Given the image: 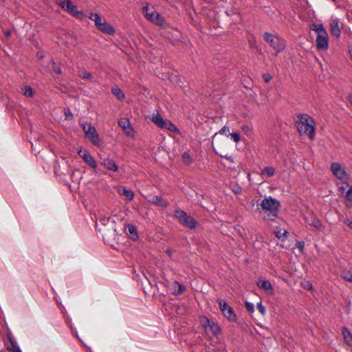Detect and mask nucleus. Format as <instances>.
Listing matches in <instances>:
<instances>
[{"label": "nucleus", "instance_id": "603ef678", "mask_svg": "<svg viewBox=\"0 0 352 352\" xmlns=\"http://www.w3.org/2000/svg\"><path fill=\"white\" fill-rule=\"evenodd\" d=\"M217 135V133H216V134L213 136V138H212V139H213V140L215 138V137H216V135Z\"/></svg>", "mask_w": 352, "mask_h": 352}, {"label": "nucleus", "instance_id": "a878e982", "mask_svg": "<svg viewBox=\"0 0 352 352\" xmlns=\"http://www.w3.org/2000/svg\"><path fill=\"white\" fill-rule=\"evenodd\" d=\"M342 278L349 282H352V272L346 269L343 270L341 272Z\"/></svg>", "mask_w": 352, "mask_h": 352}, {"label": "nucleus", "instance_id": "49530a36", "mask_svg": "<svg viewBox=\"0 0 352 352\" xmlns=\"http://www.w3.org/2000/svg\"><path fill=\"white\" fill-rule=\"evenodd\" d=\"M241 129L245 133H248L251 131L250 128L248 125H243Z\"/></svg>", "mask_w": 352, "mask_h": 352}, {"label": "nucleus", "instance_id": "79ce46f5", "mask_svg": "<svg viewBox=\"0 0 352 352\" xmlns=\"http://www.w3.org/2000/svg\"><path fill=\"white\" fill-rule=\"evenodd\" d=\"M263 79L265 82L267 83L271 80L272 76L268 73H265V74H263Z\"/></svg>", "mask_w": 352, "mask_h": 352}, {"label": "nucleus", "instance_id": "39448f33", "mask_svg": "<svg viewBox=\"0 0 352 352\" xmlns=\"http://www.w3.org/2000/svg\"><path fill=\"white\" fill-rule=\"evenodd\" d=\"M89 18L94 22L96 28L100 32L107 34H113L115 32L113 27L105 21H102L98 14L91 12Z\"/></svg>", "mask_w": 352, "mask_h": 352}, {"label": "nucleus", "instance_id": "f03ea898", "mask_svg": "<svg viewBox=\"0 0 352 352\" xmlns=\"http://www.w3.org/2000/svg\"><path fill=\"white\" fill-rule=\"evenodd\" d=\"M259 206L261 207V212L263 219L268 221H274L277 217L280 203L272 197H268L261 201Z\"/></svg>", "mask_w": 352, "mask_h": 352}, {"label": "nucleus", "instance_id": "ea45409f", "mask_svg": "<svg viewBox=\"0 0 352 352\" xmlns=\"http://www.w3.org/2000/svg\"><path fill=\"white\" fill-rule=\"evenodd\" d=\"M109 220H110V217H102L100 218V222L101 224L105 226L107 225L109 222Z\"/></svg>", "mask_w": 352, "mask_h": 352}, {"label": "nucleus", "instance_id": "1a4fd4ad", "mask_svg": "<svg viewBox=\"0 0 352 352\" xmlns=\"http://www.w3.org/2000/svg\"><path fill=\"white\" fill-rule=\"evenodd\" d=\"M83 131L85 133V136L94 144H98L100 142V138L96 133L95 127L92 126L91 124H84L82 125Z\"/></svg>", "mask_w": 352, "mask_h": 352}, {"label": "nucleus", "instance_id": "412c9836", "mask_svg": "<svg viewBox=\"0 0 352 352\" xmlns=\"http://www.w3.org/2000/svg\"><path fill=\"white\" fill-rule=\"evenodd\" d=\"M151 120L159 127L163 129V125L166 120H164L162 117L157 113L156 115H153L151 118Z\"/></svg>", "mask_w": 352, "mask_h": 352}, {"label": "nucleus", "instance_id": "37998d69", "mask_svg": "<svg viewBox=\"0 0 352 352\" xmlns=\"http://www.w3.org/2000/svg\"><path fill=\"white\" fill-rule=\"evenodd\" d=\"M65 118L67 120H72L73 118V114L69 110H67L65 112Z\"/></svg>", "mask_w": 352, "mask_h": 352}, {"label": "nucleus", "instance_id": "7ed1b4c3", "mask_svg": "<svg viewBox=\"0 0 352 352\" xmlns=\"http://www.w3.org/2000/svg\"><path fill=\"white\" fill-rule=\"evenodd\" d=\"M310 29L316 32V47L320 50H327L329 48V36L321 23H312L310 25Z\"/></svg>", "mask_w": 352, "mask_h": 352}, {"label": "nucleus", "instance_id": "7c9ffc66", "mask_svg": "<svg viewBox=\"0 0 352 352\" xmlns=\"http://www.w3.org/2000/svg\"><path fill=\"white\" fill-rule=\"evenodd\" d=\"M23 94L27 97H31L33 95L32 89L30 86H25L23 89Z\"/></svg>", "mask_w": 352, "mask_h": 352}, {"label": "nucleus", "instance_id": "c85d7f7f", "mask_svg": "<svg viewBox=\"0 0 352 352\" xmlns=\"http://www.w3.org/2000/svg\"><path fill=\"white\" fill-rule=\"evenodd\" d=\"M346 187H348V190L346 192L344 195L346 201H352V186L349 185V183L346 182Z\"/></svg>", "mask_w": 352, "mask_h": 352}, {"label": "nucleus", "instance_id": "6e6d98bb", "mask_svg": "<svg viewBox=\"0 0 352 352\" xmlns=\"http://www.w3.org/2000/svg\"><path fill=\"white\" fill-rule=\"evenodd\" d=\"M5 0H0V2H4Z\"/></svg>", "mask_w": 352, "mask_h": 352}, {"label": "nucleus", "instance_id": "473e14b6", "mask_svg": "<svg viewBox=\"0 0 352 352\" xmlns=\"http://www.w3.org/2000/svg\"><path fill=\"white\" fill-rule=\"evenodd\" d=\"M128 230H129V232L133 235L132 238L133 239H135L138 236V234H137L136 230H135V228L134 226H133L132 225H129Z\"/></svg>", "mask_w": 352, "mask_h": 352}, {"label": "nucleus", "instance_id": "e433bc0d", "mask_svg": "<svg viewBox=\"0 0 352 352\" xmlns=\"http://www.w3.org/2000/svg\"><path fill=\"white\" fill-rule=\"evenodd\" d=\"M219 134H224L226 135H230V129L229 127L225 126H223V128H221V129L219 131Z\"/></svg>", "mask_w": 352, "mask_h": 352}, {"label": "nucleus", "instance_id": "c756f323", "mask_svg": "<svg viewBox=\"0 0 352 352\" xmlns=\"http://www.w3.org/2000/svg\"><path fill=\"white\" fill-rule=\"evenodd\" d=\"M201 324L206 329L211 322L206 316H201L199 318Z\"/></svg>", "mask_w": 352, "mask_h": 352}, {"label": "nucleus", "instance_id": "3c124183", "mask_svg": "<svg viewBox=\"0 0 352 352\" xmlns=\"http://www.w3.org/2000/svg\"><path fill=\"white\" fill-rule=\"evenodd\" d=\"M6 36H8L10 35V33H9V32H7V33L6 34Z\"/></svg>", "mask_w": 352, "mask_h": 352}, {"label": "nucleus", "instance_id": "a211bd4d", "mask_svg": "<svg viewBox=\"0 0 352 352\" xmlns=\"http://www.w3.org/2000/svg\"><path fill=\"white\" fill-rule=\"evenodd\" d=\"M119 126L124 131L125 133L129 136L133 135V131L129 126V121L126 118H122L118 122Z\"/></svg>", "mask_w": 352, "mask_h": 352}, {"label": "nucleus", "instance_id": "5fc2aeb1", "mask_svg": "<svg viewBox=\"0 0 352 352\" xmlns=\"http://www.w3.org/2000/svg\"><path fill=\"white\" fill-rule=\"evenodd\" d=\"M307 288L311 289V287L307 286Z\"/></svg>", "mask_w": 352, "mask_h": 352}, {"label": "nucleus", "instance_id": "c03bdc74", "mask_svg": "<svg viewBox=\"0 0 352 352\" xmlns=\"http://www.w3.org/2000/svg\"><path fill=\"white\" fill-rule=\"evenodd\" d=\"M52 63H53V65H55L54 61H52ZM53 69H54V71L56 73H57V74H62V70H61V69H60V67L53 66Z\"/></svg>", "mask_w": 352, "mask_h": 352}, {"label": "nucleus", "instance_id": "4c0bfd02", "mask_svg": "<svg viewBox=\"0 0 352 352\" xmlns=\"http://www.w3.org/2000/svg\"><path fill=\"white\" fill-rule=\"evenodd\" d=\"M256 308H257L258 311L262 315H265V307L263 305V304L261 302L257 303Z\"/></svg>", "mask_w": 352, "mask_h": 352}, {"label": "nucleus", "instance_id": "f8f14e48", "mask_svg": "<svg viewBox=\"0 0 352 352\" xmlns=\"http://www.w3.org/2000/svg\"><path fill=\"white\" fill-rule=\"evenodd\" d=\"M78 154L84 161L93 168H97V163L93 157L85 150L80 149Z\"/></svg>", "mask_w": 352, "mask_h": 352}, {"label": "nucleus", "instance_id": "f257e3e1", "mask_svg": "<svg viewBox=\"0 0 352 352\" xmlns=\"http://www.w3.org/2000/svg\"><path fill=\"white\" fill-rule=\"evenodd\" d=\"M315 121L307 114H299L295 122L296 127L300 135L313 140L315 137Z\"/></svg>", "mask_w": 352, "mask_h": 352}, {"label": "nucleus", "instance_id": "bb28decb", "mask_svg": "<svg viewBox=\"0 0 352 352\" xmlns=\"http://www.w3.org/2000/svg\"><path fill=\"white\" fill-rule=\"evenodd\" d=\"M111 92L118 98L119 100H123L124 98V94L123 91L118 87H113Z\"/></svg>", "mask_w": 352, "mask_h": 352}, {"label": "nucleus", "instance_id": "20e7f679", "mask_svg": "<svg viewBox=\"0 0 352 352\" xmlns=\"http://www.w3.org/2000/svg\"><path fill=\"white\" fill-rule=\"evenodd\" d=\"M263 38L270 47L275 50L276 55L285 50L286 46L285 41L280 36L269 32H265Z\"/></svg>", "mask_w": 352, "mask_h": 352}, {"label": "nucleus", "instance_id": "423d86ee", "mask_svg": "<svg viewBox=\"0 0 352 352\" xmlns=\"http://www.w3.org/2000/svg\"><path fill=\"white\" fill-rule=\"evenodd\" d=\"M174 216L184 226L190 229L197 227V221L191 217L188 216L186 212L181 209H176L174 211Z\"/></svg>", "mask_w": 352, "mask_h": 352}, {"label": "nucleus", "instance_id": "8fccbe9b", "mask_svg": "<svg viewBox=\"0 0 352 352\" xmlns=\"http://www.w3.org/2000/svg\"><path fill=\"white\" fill-rule=\"evenodd\" d=\"M346 206L347 208H351L352 207V201H347L346 203Z\"/></svg>", "mask_w": 352, "mask_h": 352}, {"label": "nucleus", "instance_id": "f3484780", "mask_svg": "<svg viewBox=\"0 0 352 352\" xmlns=\"http://www.w3.org/2000/svg\"><path fill=\"white\" fill-rule=\"evenodd\" d=\"M101 164L104 166L107 169L116 172L118 170V166L116 162L109 157H106L102 160Z\"/></svg>", "mask_w": 352, "mask_h": 352}, {"label": "nucleus", "instance_id": "0eeeda50", "mask_svg": "<svg viewBox=\"0 0 352 352\" xmlns=\"http://www.w3.org/2000/svg\"><path fill=\"white\" fill-rule=\"evenodd\" d=\"M59 6L78 19H82L85 17L83 12L77 9V7L73 4L70 0H58Z\"/></svg>", "mask_w": 352, "mask_h": 352}, {"label": "nucleus", "instance_id": "f704fd0d", "mask_svg": "<svg viewBox=\"0 0 352 352\" xmlns=\"http://www.w3.org/2000/svg\"><path fill=\"white\" fill-rule=\"evenodd\" d=\"M230 135L231 136V138L233 140V141L236 143L241 140V136L238 133H230Z\"/></svg>", "mask_w": 352, "mask_h": 352}, {"label": "nucleus", "instance_id": "a19ab883", "mask_svg": "<svg viewBox=\"0 0 352 352\" xmlns=\"http://www.w3.org/2000/svg\"><path fill=\"white\" fill-rule=\"evenodd\" d=\"M305 246V243L303 241H297L296 243V247L298 248L301 252H303Z\"/></svg>", "mask_w": 352, "mask_h": 352}, {"label": "nucleus", "instance_id": "4be33fe9", "mask_svg": "<svg viewBox=\"0 0 352 352\" xmlns=\"http://www.w3.org/2000/svg\"><path fill=\"white\" fill-rule=\"evenodd\" d=\"M163 129H166L168 131L176 133H179L178 128L168 120H166V121L164 122Z\"/></svg>", "mask_w": 352, "mask_h": 352}, {"label": "nucleus", "instance_id": "aec40b11", "mask_svg": "<svg viewBox=\"0 0 352 352\" xmlns=\"http://www.w3.org/2000/svg\"><path fill=\"white\" fill-rule=\"evenodd\" d=\"M342 331L345 342L349 346H352V333L351 331L346 327H344Z\"/></svg>", "mask_w": 352, "mask_h": 352}, {"label": "nucleus", "instance_id": "b1692460", "mask_svg": "<svg viewBox=\"0 0 352 352\" xmlns=\"http://www.w3.org/2000/svg\"><path fill=\"white\" fill-rule=\"evenodd\" d=\"M274 233L276 236L281 240L285 239L287 236V232L285 230L281 229L280 228H276L274 230Z\"/></svg>", "mask_w": 352, "mask_h": 352}, {"label": "nucleus", "instance_id": "58836bf2", "mask_svg": "<svg viewBox=\"0 0 352 352\" xmlns=\"http://www.w3.org/2000/svg\"><path fill=\"white\" fill-rule=\"evenodd\" d=\"M175 285H177L178 286V289L177 291L175 292V294H182L183 292H184L185 290V287L180 285L179 283L177 282H175Z\"/></svg>", "mask_w": 352, "mask_h": 352}, {"label": "nucleus", "instance_id": "9b49d317", "mask_svg": "<svg viewBox=\"0 0 352 352\" xmlns=\"http://www.w3.org/2000/svg\"><path fill=\"white\" fill-rule=\"evenodd\" d=\"M218 304L221 311L226 318H227L230 321L236 320V316L234 313L233 309L226 302V301L219 299L218 300Z\"/></svg>", "mask_w": 352, "mask_h": 352}, {"label": "nucleus", "instance_id": "09e8293b", "mask_svg": "<svg viewBox=\"0 0 352 352\" xmlns=\"http://www.w3.org/2000/svg\"><path fill=\"white\" fill-rule=\"evenodd\" d=\"M166 252L169 256H171L173 254V251L170 249H166Z\"/></svg>", "mask_w": 352, "mask_h": 352}, {"label": "nucleus", "instance_id": "6e6552de", "mask_svg": "<svg viewBox=\"0 0 352 352\" xmlns=\"http://www.w3.org/2000/svg\"><path fill=\"white\" fill-rule=\"evenodd\" d=\"M143 11L144 12V16L146 19H148L149 21L153 22V23L157 25H163L164 19V18L160 14V13L151 10L148 6H146L143 8Z\"/></svg>", "mask_w": 352, "mask_h": 352}, {"label": "nucleus", "instance_id": "393cba45", "mask_svg": "<svg viewBox=\"0 0 352 352\" xmlns=\"http://www.w3.org/2000/svg\"><path fill=\"white\" fill-rule=\"evenodd\" d=\"M207 331H211L213 334L217 335L220 333V328L217 324L214 322H211L210 325L206 329Z\"/></svg>", "mask_w": 352, "mask_h": 352}, {"label": "nucleus", "instance_id": "2f4dec72", "mask_svg": "<svg viewBox=\"0 0 352 352\" xmlns=\"http://www.w3.org/2000/svg\"><path fill=\"white\" fill-rule=\"evenodd\" d=\"M182 157L183 161H184L186 164H191V163H192V157H190V155L188 153H186V152H185V153H184L182 154Z\"/></svg>", "mask_w": 352, "mask_h": 352}, {"label": "nucleus", "instance_id": "4468645a", "mask_svg": "<svg viewBox=\"0 0 352 352\" xmlns=\"http://www.w3.org/2000/svg\"><path fill=\"white\" fill-rule=\"evenodd\" d=\"M257 286L262 289L267 294H273V288L271 283L265 279H261L256 283Z\"/></svg>", "mask_w": 352, "mask_h": 352}, {"label": "nucleus", "instance_id": "ddd939ff", "mask_svg": "<svg viewBox=\"0 0 352 352\" xmlns=\"http://www.w3.org/2000/svg\"><path fill=\"white\" fill-rule=\"evenodd\" d=\"M147 201L152 204L162 208H166L169 204V202L167 200H165L157 195L148 196L147 197Z\"/></svg>", "mask_w": 352, "mask_h": 352}, {"label": "nucleus", "instance_id": "a18cd8bd", "mask_svg": "<svg viewBox=\"0 0 352 352\" xmlns=\"http://www.w3.org/2000/svg\"><path fill=\"white\" fill-rule=\"evenodd\" d=\"M344 224L352 228V219H346L344 221Z\"/></svg>", "mask_w": 352, "mask_h": 352}, {"label": "nucleus", "instance_id": "c9c22d12", "mask_svg": "<svg viewBox=\"0 0 352 352\" xmlns=\"http://www.w3.org/2000/svg\"><path fill=\"white\" fill-rule=\"evenodd\" d=\"M245 308L250 313H253L254 311V306L250 302H245Z\"/></svg>", "mask_w": 352, "mask_h": 352}, {"label": "nucleus", "instance_id": "cd10ccee", "mask_svg": "<svg viewBox=\"0 0 352 352\" xmlns=\"http://www.w3.org/2000/svg\"><path fill=\"white\" fill-rule=\"evenodd\" d=\"M78 76L83 79H87L89 80H92L93 78L92 74L86 70L80 71Z\"/></svg>", "mask_w": 352, "mask_h": 352}, {"label": "nucleus", "instance_id": "864d4df0", "mask_svg": "<svg viewBox=\"0 0 352 352\" xmlns=\"http://www.w3.org/2000/svg\"><path fill=\"white\" fill-rule=\"evenodd\" d=\"M307 288L311 289V287L307 286Z\"/></svg>", "mask_w": 352, "mask_h": 352}, {"label": "nucleus", "instance_id": "72a5a7b5", "mask_svg": "<svg viewBox=\"0 0 352 352\" xmlns=\"http://www.w3.org/2000/svg\"><path fill=\"white\" fill-rule=\"evenodd\" d=\"M18 348L19 347L17 344L14 341L10 340V345L8 346V350L14 352L16 349Z\"/></svg>", "mask_w": 352, "mask_h": 352}, {"label": "nucleus", "instance_id": "2eb2a0df", "mask_svg": "<svg viewBox=\"0 0 352 352\" xmlns=\"http://www.w3.org/2000/svg\"><path fill=\"white\" fill-rule=\"evenodd\" d=\"M305 222L311 226H313L318 230H322L323 225L322 221L314 216L309 217H305Z\"/></svg>", "mask_w": 352, "mask_h": 352}, {"label": "nucleus", "instance_id": "9d476101", "mask_svg": "<svg viewBox=\"0 0 352 352\" xmlns=\"http://www.w3.org/2000/svg\"><path fill=\"white\" fill-rule=\"evenodd\" d=\"M331 170L333 175L338 179L344 181L348 178L345 168L338 162H333L331 164Z\"/></svg>", "mask_w": 352, "mask_h": 352}, {"label": "nucleus", "instance_id": "de8ad7c7", "mask_svg": "<svg viewBox=\"0 0 352 352\" xmlns=\"http://www.w3.org/2000/svg\"><path fill=\"white\" fill-rule=\"evenodd\" d=\"M338 189L342 194H344L345 192L346 188L344 186H338Z\"/></svg>", "mask_w": 352, "mask_h": 352}, {"label": "nucleus", "instance_id": "dca6fc26", "mask_svg": "<svg viewBox=\"0 0 352 352\" xmlns=\"http://www.w3.org/2000/svg\"><path fill=\"white\" fill-rule=\"evenodd\" d=\"M331 33L336 38H339L341 34V30L339 26V20L338 19H331L330 21Z\"/></svg>", "mask_w": 352, "mask_h": 352}, {"label": "nucleus", "instance_id": "6ab92c4d", "mask_svg": "<svg viewBox=\"0 0 352 352\" xmlns=\"http://www.w3.org/2000/svg\"><path fill=\"white\" fill-rule=\"evenodd\" d=\"M118 192L120 195L124 196L128 201H131L133 199L134 193L131 190L126 189L125 187H120Z\"/></svg>", "mask_w": 352, "mask_h": 352}, {"label": "nucleus", "instance_id": "5701e85b", "mask_svg": "<svg viewBox=\"0 0 352 352\" xmlns=\"http://www.w3.org/2000/svg\"><path fill=\"white\" fill-rule=\"evenodd\" d=\"M274 174H275V170L272 166H267V167L264 168L262 170L261 173V175L262 176L267 177H272L274 175Z\"/></svg>", "mask_w": 352, "mask_h": 352}]
</instances>
